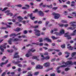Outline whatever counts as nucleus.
<instances>
[{"label": "nucleus", "instance_id": "1", "mask_svg": "<svg viewBox=\"0 0 76 76\" xmlns=\"http://www.w3.org/2000/svg\"><path fill=\"white\" fill-rule=\"evenodd\" d=\"M35 50H34L33 48H32L29 50L28 51V53L26 54V57H29L30 56H32V54L31 52H32V53H34V52H35Z\"/></svg>", "mask_w": 76, "mask_h": 76}, {"label": "nucleus", "instance_id": "2", "mask_svg": "<svg viewBox=\"0 0 76 76\" xmlns=\"http://www.w3.org/2000/svg\"><path fill=\"white\" fill-rule=\"evenodd\" d=\"M17 18L18 19V22H22L24 24H25V23H26V21H22V20L23 19V18H22V17L20 16H18L17 17Z\"/></svg>", "mask_w": 76, "mask_h": 76}, {"label": "nucleus", "instance_id": "3", "mask_svg": "<svg viewBox=\"0 0 76 76\" xmlns=\"http://www.w3.org/2000/svg\"><path fill=\"white\" fill-rule=\"evenodd\" d=\"M22 39H19L18 38H15L14 39H13L12 40V39H10V40L8 41V43H9V44L10 45H11L12 44V41H18L19 40V41H22Z\"/></svg>", "mask_w": 76, "mask_h": 76}, {"label": "nucleus", "instance_id": "4", "mask_svg": "<svg viewBox=\"0 0 76 76\" xmlns=\"http://www.w3.org/2000/svg\"><path fill=\"white\" fill-rule=\"evenodd\" d=\"M62 63L63 64H65L66 65H73V64L76 65V62H74L73 63L71 61H68L66 63L64 62Z\"/></svg>", "mask_w": 76, "mask_h": 76}, {"label": "nucleus", "instance_id": "5", "mask_svg": "<svg viewBox=\"0 0 76 76\" xmlns=\"http://www.w3.org/2000/svg\"><path fill=\"white\" fill-rule=\"evenodd\" d=\"M72 26L73 27H75L74 28H72V27H69L68 28V29H71V30H74L75 28H76V22H72L71 23Z\"/></svg>", "mask_w": 76, "mask_h": 76}, {"label": "nucleus", "instance_id": "6", "mask_svg": "<svg viewBox=\"0 0 76 76\" xmlns=\"http://www.w3.org/2000/svg\"><path fill=\"white\" fill-rule=\"evenodd\" d=\"M33 12L34 13H37V12H39V15L40 16H44V13H43L42 12V11H39L37 9L35 10L34 11H33Z\"/></svg>", "mask_w": 76, "mask_h": 76}, {"label": "nucleus", "instance_id": "7", "mask_svg": "<svg viewBox=\"0 0 76 76\" xmlns=\"http://www.w3.org/2000/svg\"><path fill=\"white\" fill-rule=\"evenodd\" d=\"M52 15H53V16H55L54 18L56 19H58L60 16V15H59V14L54 12H53Z\"/></svg>", "mask_w": 76, "mask_h": 76}, {"label": "nucleus", "instance_id": "8", "mask_svg": "<svg viewBox=\"0 0 76 76\" xmlns=\"http://www.w3.org/2000/svg\"><path fill=\"white\" fill-rule=\"evenodd\" d=\"M7 44V43H5V45H3L2 46H0V49L3 52L4 51V49H5L6 48V45Z\"/></svg>", "mask_w": 76, "mask_h": 76}, {"label": "nucleus", "instance_id": "9", "mask_svg": "<svg viewBox=\"0 0 76 76\" xmlns=\"http://www.w3.org/2000/svg\"><path fill=\"white\" fill-rule=\"evenodd\" d=\"M34 31H35L34 34H36L37 36H40V31L38 30L34 29Z\"/></svg>", "mask_w": 76, "mask_h": 76}, {"label": "nucleus", "instance_id": "10", "mask_svg": "<svg viewBox=\"0 0 76 76\" xmlns=\"http://www.w3.org/2000/svg\"><path fill=\"white\" fill-rule=\"evenodd\" d=\"M69 32H67V33L64 34V36L65 37H66L68 39H70L72 38L70 35H68Z\"/></svg>", "mask_w": 76, "mask_h": 76}, {"label": "nucleus", "instance_id": "11", "mask_svg": "<svg viewBox=\"0 0 76 76\" xmlns=\"http://www.w3.org/2000/svg\"><path fill=\"white\" fill-rule=\"evenodd\" d=\"M50 62H48L43 64V66H44L45 67H49L50 66Z\"/></svg>", "mask_w": 76, "mask_h": 76}, {"label": "nucleus", "instance_id": "12", "mask_svg": "<svg viewBox=\"0 0 76 76\" xmlns=\"http://www.w3.org/2000/svg\"><path fill=\"white\" fill-rule=\"evenodd\" d=\"M9 12H10V11L9 10H8L5 11V13H7V15H9V16H12L13 15V14H12V13Z\"/></svg>", "mask_w": 76, "mask_h": 76}, {"label": "nucleus", "instance_id": "13", "mask_svg": "<svg viewBox=\"0 0 76 76\" xmlns=\"http://www.w3.org/2000/svg\"><path fill=\"white\" fill-rule=\"evenodd\" d=\"M19 54V52H16L15 54V55L14 56V57L13 58H18V57H19V56L18 55Z\"/></svg>", "mask_w": 76, "mask_h": 76}, {"label": "nucleus", "instance_id": "14", "mask_svg": "<svg viewBox=\"0 0 76 76\" xmlns=\"http://www.w3.org/2000/svg\"><path fill=\"white\" fill-rule=\"evenodd\" d=\"M68 47H67V48L69 49V50H73V47H72L71 46H70V44H68L67 45Z\"/></svg>", "mask_w": 76, "mask_h": 76}, {"label": "nucleus", "instance_id": "15", "mask_svg": "<svg viewBox=\"0 0 76 76\" xmlns=\"http://www.w3.org/2000/svg\"><path fill=\"white\" fill-rule=\"evenodd\" d=\"M38 57H39V56H38V57L36 56H33L32 57V59H35L36 60L39 61V58H38Z\"/></svg>", "mask_w": 76, "mask_h": 76}, {"label": "nucleus", "instance_id": "16", "mask_svg": "<svg viewBox=\"0 0 76 76\" xmlns=\"http://www.w3.org/2000/svg\"><path fill=\"white\" fill-rule=\"evenodd\" d=\"M9 61V60H7L6 61H5V62H2L1 63V67H2L3 65H4V64H6L8 63V62Z\"/></svg>", "mask_w": 76, "mask_h": 76}, {"label": "nucleus", "instance_id": "17", "mask_svg": "<svg viewBox=\"0 0 76 76\" xmlns=\"http://www.w3.org/2000/svg\"><path fill=\"white\" fill-rule=\"evenodd\" d=\"M40 55L42 57L41 58V59L42 60H44L45 59V57H44V55L43 53H40Z\"/></svg>", "mask_w": 76, "mask_h": 76}, {"label": "nucleus", "instance_id": "18", "mask_svg": "<svg viewBox=\"0 0 76 76\" xmlns=\"http://www.w3.org/2000/svg\"><path fill=\"white\" fill-rule=\"evenodd\" d=\"M33 14L32 13H31L29 15V16L30 17L31 19L32 20H34L35 18V17H32Z\"/></svg>", "mask_w": 76, "mask_h": 76}, {"label": "nucleus", "instance_id": "19", "mask_svg": "<svg viewBox=\"0 0 76 76\" xmlns=\"http://www.w3.org/2000/svg\"><path fill=\"white\" fill-rule=\"evenodd\" d=\"M44 41H47V42H51V40L48 38H46L44 39Z\"/></svg>", "mask_w": 76, "mask_h": 76}, {"label": "nucleus", "instance_id": "20", "mask_svg": "<svg viewBox=\"0 0 76 76\" xmlns=\"http://www.w3.org/2000/svg\"><path fill=\"white\" fill-rule=\"evenodd\" d=\"M66 67V65H62L61 66H59L57 68V70H59V69L60 68V67Z\"/></svg>", "mask_w": 76, "mask_h": 76}, {"label": "nucleus", "instance_id": "21", "mask_svg": "<svg viewBox=\"0 0 76 76\" xmlns=\"http://www.w3.org/2000/svg\"><path fill=\"white\" fill-rule=\"evenodd\" d=\"M76 30L74 31L73 33H71V36H75L76 35Z\"/></svg>", "mask_w": 76, "mask_h": 76}, {"label": "nucleus", "instance_id": "22", "mask_svg": "<svg viewBox=\"0 0 76 76\" xmlns=\"http://www.w3.org/2000/svg\"><path fill=\"white\" fill-rule=\"evenodd\" d=\"M36 69H42V66L38 65L36 67Z\"/></svg>", "mask_w": 76, "mask_h": 76}, {"label": "nucleus", "instance_id": "23", "mask_svg": "<svg viewBox=\"0 0 76 76\" xmlns=\"http://www.w3.org/2000/svg\"><path fill=\"white\" fill-rule=\"evenodd\" d=\"M65 53L66 54H68V55L66 56L65 57L66 58H67V57H69V54H70V53H69L68 52H65Z\"/></svg>", "mask_w": 76, "mask_h": 76}, {"label": "nucleus", "instance_id": "24", "mask_svg": "<svg viewBox=\"0 0 76 76\" xmlns=\"http://www.w3.org/2000/svg\"><path fill=\"white\" fill-rule=\"evenodd\" d=\"M60 33L61 35L62 34H64V30L63 29H61L60 31Z\"/></svg>", "mask_w": 76, "mask_h": 76}, {"label": "nucleus", "instance_id": "25", "mask_svg": "<svg viewBox=\"0 0 76 76\" xmlns=\"http://www.w3.org/2000/svg\"><path fill=\"white\" fill-rule=\"evenodd\" d=\"M21 30H22V29H21V28H18L16 29H15V31H17L18 32H19V31H21Z\"/></svg>", "mask_w": 76, "mask_h": 76}, {"label": "nucleus", "instance_id": "26", "mask_svg": "<svg viewBox=\"0 0 76 76\" xmlns=\"http://www.w3.org/2000/svg\"><path fill=\"white\" fill-rule=\"evenodd\" d=\"M68 24H66L65 25H63V24H60L59 25L60 26H64L65 27H67L68 26Z\"/></svg>", "mask_w": 76, "mask_h": 76}, {"label": "nucleus", "instance_id": "27", "mask_svg": "<svg viewBox=\"0 0 76 76\" xmlns=\"http://www.w3.org/2000/svg\"><path fill=\"white\" fill-rule=\"evenodd\" d=\"M13 36L16 37V34L15 33L12 34L10 35V37H13Z\"/></svg>", "mask_w": 76, "mask_h": 76}, {"label": "nucleus", "instance_id": "28", "mask_svg": "<svg viewBox=\"0 0 76 76\" xmlns=\"http://www.w3.org/2000/svg\"><path fill=\"white\" fill-rule=\"evenodd\" d=\"M7 28H10V25H7V27H3L2 28V29H6Z\"/></svg>", "mask_w": 76, "mask_h": 76}, {"label": "nucleus", "instance_id": "29", "mask_svg": "<svg viewBox=\"0 0 76 76\" xmlns=\"http://www.w3.org/2000/svg\"><path fill=\"white\" fill-rule=\"evenodd\" d=\"M53 7V5L51 4L50 5H47L46 7H49V8H51Z\"/></svg>", "mask_w": 76, "mask_h": 76}, {"label": "nucleus", "instance_id": "30", "mask_svg": "<svg viewBox=\"0 0 76 76\" xmlns=\"http://www.w3.org/2000/svg\"><path fill=\"white\" fill-rule=\"evenodd\" d=\"M76 52H74L73 53H72V57H73L75 56V55H76Z\"/></svg>", "mask_w": 76, "mask_h": 76}, {"label": "nucleus", "instance_id": "31", "mask_svg": "<svg viewBox=\"0 0 76 76\" xmlns=\"http://www.w3.org/2000/svg\"><path fill=\"white\" fill-rule=\"evenodd\" d=\"M50 59V56H47L45 57V60H49Z\"/></svg>", "mask_w": 76, "mask_h": 76}, {"label": "nucleus", "instance_id": "32", "mask_svg": "<svg viewBox=\"0 0 76 76\" xmlns=\"http://www.w3.org/2000/svg\"><path fill=\"white\" fill-rule=\"evenodd\" d=\"M52 38L53 39H58V37H56L54 36H52Z\"/></svg>", "mask_w": 76, "mask_h": 76}, {"label": "nucleus", "instance_id": "33", "mask_svg": "<svg viewBox=\"0 0 76 76\" xmlns=\"http://www.w3.org/2000/svg\"><path fill=\"white\" fill-rule=\"evenodd\" d=\"M58 9V7H54L52 8L53 10H57Z\"/></svg>", "mask_w": 76, "mask_h": 76}, {"label": "nucleus", "instance_id": "34", "mask_svg": "<svg viewBox=\"0 0 76 76\" xmlns=\"http://www.w3.org/2000/svg\"><path fill=\"white\" fill-rule=\"evenodd\" d=\"M54 50V49H49L48 50V51L49 52H50V51H53Z\"/></svg>", "mask_w": 76, "mask_h": 76}, {"label": "nucleus", "instance_id": "35", "mask_svg": "<svg viewBox=\"0 0 76 76\" xmlns=\"http://www.w3.org/2000/svg\"><path fill=\"white\" fill-rule=\"evenodd\" d=\"M39 39V42H43V40L42 39V38H40Z\"/></svg>", "mask_w": 76, "mask_h": 76}, {"label": "nucleus", "instance_id": "36", "mask_svg": "<svg viewBox=\"0 0 76 76\" xmlns=\"http://www.w3.org/2000/svg\"><path fill=\"white\" fill-rule=\"evenodd\" d=\"M11 4V3H10V2H9L7 3V6H8V7H10V6H10Z\"/></svg>", "mask_w": 76, "mask_h": 76}, {"label": "nucleus", "instance_id": "37", "mask_svg": "<svg viewBox=\"0 0 76 76\" xmlns=\"http://www.w3.org/2000/svg\"><path fill=\"white\" fill-rule=\"evenodd\" d=\"M61 22L63 23H67V21L66 20H63L61 21Z\"/></svg>", "mask_w": 76, "mask_h": 76}, {"label": "nucleus", "instance_id": "38", "mask_svg": "<svg viewBox=\"0 0 76 76\" xmlns=\"http://www.w3.org/2000/svg\"><path fill=\"white\" fill-rule=\"evenodd\" d=\"M55 34H56L57 35H61L59 33H58L57 32H55L54 33Z\"/></svg>", "mask_w": 76, "mask_h": 76}, {"label": "nucleus", "instance_id": "39", "mask_svg": "<svg viewBox=\"0 0 76 76\" xmlns=\"http://www.w3.org/2000/svg\"><path fill=\"white\" fill-rule=\"evenodd\" d=\"M56 75L54 73L51 74H50V76H55Z\"/></svg>", "mask_w": 76, "mask_h": 76}, {"label": "nucleus", "instance_id": "40", "mask_svg": "<svg viewBox=\"0 0 76 76\" xmlns=\"http://www.w3.org/2000/svg\"><path fill=\"white\" fill-rule=\"evenodd\" d=\"M39 73V72H36L34 73V75H38V74Z\"/></svg>", "mask_w": 76, "mask_h": 76}, {"label": "nucleus", "instance_id": "41", "mask_svg": "<svg viewBox=\"0 0 76 76\" xmlns=\"http://www.w3.org/2000/svg\"><path fill=\"white\" fill-rule=\"evenodd\" d=\"M12 48H14V50H18V48L15 47V46H13L12 47Z\"/></svg>", "mask_w": 76, "mask_h": 76}, {"label": "nucleus", "instance_id": "42", "mask_svg": "<svg viewBox=\"0 0 76 76\" xmlns=\"http://www.w3.org/2000/svg\"><path fill=\"white\" fill-rule=\"evenodd\" d=\"M22 37L23 38H27V37H26V36L24 35H22Z\"/></svg>", "mask_w": 76, "mask_h": 76}, {"label": "nucleus", "instance_id": "43", "mask_svg": "<svg viewBox=\"0 0 76 76\" xmlns=\"http://www.w3.org/2000/svg\"><path fill=\"white\" fill-rule=\"evenodd\" d=\"M23 33L24 34H27L28 33V31L26 30L24 31H23Z\"/></svg>", "mask_w": 76, "mask_h": 76}, {"label": "nucleus", "instance_id": "44", "mask_svg": "<svg viewBox=\"0 0 76 76\" xmlns=\"http://www.w3.org/2000/svg\"><path fill=\"white\" fill-rule=\"evenodd\" d=\"M21 33H18V34H15V36L16 37V36H18V35H21Z\"/></svg>", "mask_w": 76, "mask_h": 76}, {"label": "nucleus", "instance_id": "45", "mask_svg": "<svg viewBox=\"0 0 76 76\" xmlns=\"http://www.w3.org/2000/svg\"><path fill=\"white\" fill-rule=\"evenodd\" d=\"M6 9H7V7L5 8L3 10H2V12H3V11H5V10H6Z\"/></svg>", "mask_w": 76, "mask_h": 76}, {"label": "nucleus", "instance_id": "46", "mask_svg": "<svg viewBox=\"0 0 76 76\" xmlns=\"http://www.w3.org/2000/svg\"><path fill=\"white\" fill-rule=\"evenodd\" d=\"M59 1L61 3H62V1H63V2H64V1H63V0H59Z\"/></svg>", "mask_w": 76, "mask_h": 76}, {"label": "nucleus", "instance_id": "47", "mask_svg": "<svg viewBox=\"0 0 76 76\" xmlns=\"http://www.w3.org/2000/svg\"><path fill=\"white\" fill-rule=\"evenodd\" d=\"M70 70V69L68 68H65V71H68V70Z\"/></svg>", "mask_w": 76, "mask_h": 76}, {"label": "nucleus", "instance_id": "48", "mask_svg": "<svg viewBox=\"0 0 76 76\" xmlns=\"http://www.w3.org/2000/svg\"><path fill=\"white\" fill-rule=\"evenodd\" d=\"M16 6H17L18 7H22V5L20 4V5H15Z\"/></svg>", "mask_w": 76, "mask_h": 76}, {"label": "nucleus", "instance_id": "49", "mask_svg": "<svg viewBox=\"0 0 76 76\" xmlns=\"http://www.w3.org/2000/svg\"><path fill=\"white\" fill-rule=\"evenodd\" d=\"M39 26H35L33 27L34 28H38Z\"/></svg>", "mask_w": 76, "mask_h": 76}, {"label": "nucleus", "instance_id": "50", "mask_svg": "<svg viewBox=\"0 0 76 76\" xmlns=\"http://www.w3.org/2000/svg\"><path fill=\"white\" fill-rule=\"evenodd\" d=\"M48 23H49V21H47L46 23V24H45L46 26H47Z\"/></svg>", "mask_w": 76, "mask_h": 76}, {"label": "nucleus", "instance_id": "51", "mask_svg": "<svg viewBox=\"0 0 76 76\" xmlns=\"http://www.w3.org/2000/svg\"><path fill=\"white\" fill-rule=\"evenodd\" d=\"M61 47L63 48H65V45H62L61 46Z\"/></svg>", "mask_w": 76, "mask_h": 76}, {"label": "nucleus", "instance_id": "52", "mask_svg": "<svg viewBox=\"0 0 76 76\" xmlns=\"http://www.w3.org/2000/svg\"><path fill=\"white\" fill-rule=\"evenodd\" d=\"M32 44H36V45H39V43L38 42L37 43H32Z\"/></svg>", "mask_w": 76, "mask_h": 76}, {"label": "nucleus", "instance_id": "53", "mask_svg": "<svg viewBox=\"0 0 76 76\" xmlns=\"http://www.w3.org/2000/svg\"><path fill=\"white\" fill-rule=\"evenodd\" d=\"M48 52H45V53H44V55L45 56H46V55H48Z\"/></svg>", "mask_w": 76, "mask_h": 76}, {"label": "nucleus", "instance_id": "54", "mask_svg": "<svg viewBox=\"0 0 76 76\" xmlns=\"http://www.w3.org/2000/svg\"><path fill=\"white\" fill-rule=\"evenodd\" d=\"M6 75V73L5 72H4L2 74L1 76H5Z\"/></svg>", "mask_w": 76, "mask_h": 76}, {"label": "nucleus", "instance_id": "55", "mask_svg": "<svg viewBox=\"0 0 76 76\" xmlns=\"http://www.w3.org/2000/svg\"><path fill=\"white\" fill-rule=\"evenodd\" d=\"M25 6L27 7L26 8H27V9H28V8H29V6L27 4H26Z\"/></svg>", "mask_w": 76, "mask_h": 76}, {"label": "nucleus", "instance_id": "56", "mask_svg": "<svg viewBox=\"0 0 76 76\" xmlns=\"http://www.w3.org/2000/svg\"><path fill=\"white\" fill-rule=\"evenodd\" d=\"M58 29L57 28H54L53 29L54 31H57Z\"/></svg>", "mask_w": 76, "mask_h": 76}, {"label": "nucleus", "instance_id": "57", "mask_svg": "<svg viewBox=\"0 0 76 76\" xmlns=\"http://www.w3.org/2000/svg\"><path fill=\"white\" fill-rule=\"evenodd\" d=\"M43 43H40L39 44V45L40 46H42V45H43Z\"/></svg>", "mask_w": 76, "mask_h": 76}, {"label": "nucleus", "instance_id": "58", "mask_svg": "<svg viewBox=\"0 0 76 76\" xmlns=\"http://www.w3.org/2000/svg\"><path fill=\"white\" fill-rule=\"evenodd\" d=\"M55 60H56V58L52 59L51 60V61H52V62L54 61Z\"/></svg>", "mask_w": 76, "mask_h": 76}, {"label": "nucleus", "instance_id": "59", "mask_svg": "<svg viewBox=\"0 0 76 76\" xmlns=\"http://www.w3.org/2000/svg\"><path fill=\"white\" fill-rule=\"evenodd\" d=\"M44 45H45V46H49V45H48V44L47 43H45L44 44Z\"/></svg>", "mask_w": 76, "mask_h": 76}, {"label": "nucleus", "instance_id": "60", "mask_svg": "<svg viewBox=\"0 0 76 76\" xmlns=\"http://www.w3.org/2000/svg\"><path fill=\"white\" fill-rule=\"evenodd\" d=\"M1 24H2V25H7V23H4V22H2L1 23Z\"/></svg>", "mask_w": 76, "mask_h": 76}, {"label": "nucleus", "instance_id": "61", "mask_svg": "<svg viewBox=\"0 0 76 76\" xmlns=\"http://www.w3.org/2000/svg\"><path fill=\"white\" fill-rule=\"evenodd\" d=\"M18 66H19V67H22V64H19L18 65Z\"/></svg>", "mask_w": 76, "mask_h": 76}, {"label": "nucleus", "instance_id": "62", "mask_svg": "<svg viewBox=\"0 0 76 76\" xmlns=\"http://www.w3.org/2000/svg\"><path fill=\"white\" fill-rule=\"evenodd\" d=\"M6 58V57H5V56H4L3 58H2V61H3V60H4V59H5V58Z\"/></svg>", "mask_w": 76, "mask_h": 76}, {"label": "nucleus", "instance_id": "63", "mask_svg": "<svg viewBox=\"0 0 76 76\" xmlns=\"http://www.w3.org/2000/svg\"><path fill=\"white\" fill-rule=\"evenodd\" d=\"M18 38H21L22 37V35H20L18 37Z\"/></svg>", "mask_w": 76, "mask_h": 76}, {"label": "nucleus", "instance_id": "64", "mask_svg": "<svg viewBox=\"0 0 76 76\" xmlns=\"http://www.w3.org/2000/svg\"><path fill=\"white\" fill-rule=\"evenodd\" d=\"M43 48L45 49V50H48V48H46V47H43Z\"/></svg>", "mask_w": 76, "mask_h": 76}]
</instances>
